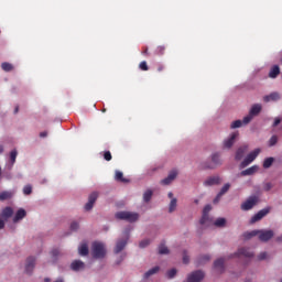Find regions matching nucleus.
I'll use <instances>...</instances> for the list:
<instances>
[{"label": "nucleus", "instance_id": "f257e3e1", "mask_svg": "<svg viewBox=\"0 0 282 282\" xmlns=\"http://www.w3.org/2000/svg\"><path fill=\"white\" fill-rule=\"evenodd\" d=\"M115 217L116 219L129 221L130 224H133L134 221H138V219H140V215L132 212H118L115 214Z\"/></svg>", "mask_w": 282, "mask_h": 282}, {"label": "nucleus", "instance_id": "f03ea898", "mask_svg": "<svg viewBox=\"0 0 282 282\" xmlns=\"http://www.w3.org/2000/svg\"><path fill=\"white\" fill-rule=\"evenodd\" d=\"M91 254L94 259H105V254H107V249H105V243L94 242L91 247Z\"/></svg>", "mask_w": 282, "mask_h": 282}, {"label": "nucleus", "instance_id": "7ed1b4c3", "mask_svg": "<svg viewBox=\"0 0 282 282\" xmlns=\"http://www.w3.org/2000/svg\"><path fill=\"white\" fill-rule=\"evenodd\" d=\"M259 153H261V149L257 148L252 152H250L245 160L240 163V169H246V166H249V164H252L253 161L259 158Z\"/></svg>", "mask_w": 282, "mask_h": 282}, {"label": "nucleus", "instance_id": "20e7f679", "mask_svg": "<svg viewBox=\"0 0 282 282\" xmlns=\"http://www.w3.org/2000/svg\"><path fill=\"white\" fill-rule=\"evenodd\" d=\"M259 113H261V105L256 104L251 107L249 115L243 118V124H250V122H252V118H254V116H259Z\"/></svg>", "mask_w": 282, "mask_h": 282}, {"label": "nucleus", "instance_id": "39448f33", "mask_svg": "<svg viewBox=\"0 0 282 282\" xmlns=\"http://www.w3.org/2000/svg\"><path fill=\"white\" fill-rule=\"evenodd\" d=\"M259 204V197L251 196L245 203L241 204V210H252L254 206Z\"/></svg>", "mask_w": 282, "mask_h": 282}, {"label": "nucleus", "instance_id": "423d86ee", "mask_svg": "<svg viewBox=\"0 0 282 282\" xmlns=\"http://www.w3.org/2000/svg\"><path fill=\"white\" fill-rule=\"evenodd\" d=\"M206 274L202 270H197L187 275V282H202Z\"/></svg>", "mask_w": 282, "mask_h": 282}, {"label": "nucleus", "instance_id": "0eeeda50", "mask_svg": "<svg viewBox=\"0 0 282 282\" xmlns=\"http://www.w3.org/2000/svg\"><path fill=\"white\" fill-rule=\"evenodd\" d=\"M129 241V234H126V238L119 239L115 247V254H119V252H122L124 248H127V243Z\"/></svg>", "mask_w": 282, "mask_h": 282}, {"label": "nucleus", "instance_id": "6e6552de", "mask_svg": "<svg viewBox=\"0 0 282 282\" xmlns=\"http://www.w3.org/2000/svg\"><path fill=\"white\" fill-rule=\"evenodd\" d=\"M259 239L260 241H270L272 237H274V231L269 229V230H258Z\"/></svg>", "mask_w": 282, "mask_h": 282}, {"label": "nucleus", "instance_id": "1a4fd4ad", "mask_svg": "<svg viewBox=\"0 0 282 282\" xmlns=\"http://www.w3.org/2000/svg\"><path fill=\"white\" fill-rule=\"evenodd\" d=\"M270 213V207L263 208L259 210L250 220L251 224H257V221H261L265 215Z\"/></svg>", "mask_w": 282, "mask_h": 282}, {"label": "nucleus", "instance_id": "9d476101", "mask_svg": "<svg viewBox=\"0 0 282 282\" xmlns=\"http://www.w3.org/2000/svg\"><path fill=\"white\" fill-rule=\"evenodd\" d=\"M177 170L170 171L169 175L161 181V184H163V186H169V184H171L177 177Z\"/></svg>", "mask_w": 282, "mask_h": 282}, {"label": "nucleus", "instance_id": "9b49d317", "mask_svg": "<svg viewBox=\"0 0 282 282\" xmlns=\"http://www.w3.org/2000/svg\"><path fill=\"white\" fill-rule=\"evenodd\" d=\"M96 199H98V192H93L85 205V210H91V208H94V204H96Z\"/></svg>", "mask_w": 282, "mask_h": 282}, {"label": "nucleus", "instance_id": "f8f14e48", "mask_svg": "<svg viewBox=\"0 0 282 282\" xmlns=\"http://www.w3.org/2000/svg\"><path fill=\"white\" fill-rule=\"evenodd\" d=\"M34 265H36V258L29 257L26 259V264H25L26 274H32V272L34 271Z\"/></svg>", "mask_w": 282, "mask_h": 282}, {"label": "nucleus", "instance_id": "ddd939ff", "mask_svg": "<svg viewBox=\"0 0 282 282\" xmlns=\"http://www.w3.org/2000/svg\"><path fill=\"white\" fill-rule=\"evenodd\" d=\"M246 153H248V145H241L236 151L235 160H237V162L243 160Z\"/></svg>", "mask_w": 282, "mask_h": 282}, {"label": "nucleus", "instance_id": "4468645a", "mask_svg": "<svg viewBox=\"0 0 282 282\" xmlns=\"http://www.w3.org/2000/svg\"><path fill=\"white\" fill-rule=\"evenodd\" d=\"M235 257H246L247 259H251L254 257V253L247 248H240L238 252L235 253Z\"/></svg>", "mask_w": 282, "mask_h": 282}, {"label": "nucleus", "instance_id": "2eb2a0df", "mask_svg": "<svg viewBox=\"0 0 282 282\" xmlns=\"http://www.w3.org/2000/svg\"><path fill=\"white\" fill-rule=\"evenodd\" d=\"M217 184H221V178L219 176H210L205 182V186H217Z\"/></svg>", "mask_w": 282, "mask_h": 282}, {"label": "nucleus", "instance_id": "dca6fc26", "mask_svg": "<svg viewBox=\"0 0 282 282\" xmlns=\"http://www.w3.org/2000/svg\"><path fill=\"white\" fill-rule=\"evenodd\" d=\"M227 191H230V183H227L221 187L220 192L216 196V199H214V204H217L221 199V197L226 195Z\"/></svg>", "mask_w": 282, "mask_h": 282}, {"label": "nucleus", "instance_id": "f3484780", "mask_svg": "<svg viewBox=\"0 0 282 282\" xmlns=\"http://www.w3.org/2000/svg\"><path fill=\"white\" fill-rule=\"evenodd\" d=\"M259 171V165H253L251 167H248L245 171L240 172L241 177H246L248 175H254V173H257Z\"/></svg>", "mask_w": 282, "mask_h": 282}, {"label": "nucleus", "instance_id": "a211bd4d", "mask_svg": "<svg viewBox=\"0 0 282 282\" xmlns=\"http://www.w3.org/2000/svg\"><path fill=\"white\" fill-rule=\"evenodd\" d=\"M70 269L74 270V272L85 270V262H83L80 260H75V261L72 262Z\"/></svg>", "mask_w": 282, "mask_h": 282}, {"label": "nucleus", "instance_id": "6ab92c4d", "mask_svg": "<svg viewBox=\"0 0 282 282\" xmlns=\"http://www.w3.org/2000/svg\"><path fill=\"white\" fill-rule=\"evenodd\" d=\"M224 263H225L224 258H219V259H217V260L214 262V268H215V270H216L219 274H221V273L224 272V270H225Z\"/></svg>", "mask_w": 282, "mask_h": 282}, {"label": "nucleus", "instance_id": "aec40b11", "mask_svg": "<svg viewBox=\"0 0 282 282\" xmlns=\"http://www.w3.org/2000/svg\"><path fill=\"white\" fill-rule=\"evenodd\" d=\"M26 215H28V212H25V209H23V208H20L15 213V216L13 217V224L21 221V219H24V217H26Z\"/></svg>", "mask_w": 282, "mask_h": 282}, {"label": "nucleus", "instance_id": "412c9836", "mask_svg": "<svg viewBox=\"0 0 282 282\" xmlns=\"http://www.w3.org/2000/svg\"><path fill=\"white\" fill-rule=\"evenodd\" d=\"M263 100L264 102H270V101L276 102V100H281V95H279V93H271L270 95L264 96Z\"/></svg>", "mask_w": 282, "mask_h": 282}, {"label": "nucleus", "instance_id": "4be33fe9", "mask_svg": "<svg viewBox=\"0 0 282 282\" xmlns=\"http://www.w3.org/2000/svg\"><path fill=\"white\" fill-rule=\"evenodd\" d=\"M116 182H121L122 184H129L130 180L124 177V174L121 171H116L115 173Z\"/></svg>", "mask_w": 282, "mask_h": 282}, {"label": "nucleus", "instance_id": "5701e85b", "mask_svg": "<svg viewBox=\"0 0 282 282\" xmlns=\"http://www.w3.org/2000/svg\"><path fill=\"white\" fill-rule=\"evenodd\" d=\"M12 197H14V192H11V191L0 192V202L12 199Z\"/></svg>", "mask_w": 282, "mask_h": 282}, {"label": "nucleus", "instance_id": "b1692460", "mask_svg": "<svg viewBox=\"0 0 282 282\" xmlns=\"http://www.w3.org/2000/svg\"><path fill=\"white\" fill-rule=\"evenodd\" d=\"M212 162L214 165L207 166V169H215V166H219L221 164V159L219 156V153H214L212 155Z\"/></svg>", "mask_w": 282, "mask_h": 282}, {"label": "nucleus", "instance_id": "393cba45", "mask_svg": "<svg viewBox=\"0 0 282 282\" xmlns=\"http://www.w3.org/2000/svg\"><path fill=\"white\" fill-rule=\"evenodd\" d=\"M12 215H14V210L12 209V207H6L4 209H2L1 217L3 219H10Z\"/></svg>", "mask_w": 282, "mask_h": 282}, {"label": "nucleus", "instance_id": "a878e982", "mask_svg": "<svg viewBox=\"0 0 282 282\" xmlns=\"http://www.w3.org/2000/svg\"><path fill=\"white\" fill-rule=\"evenodd\" d=\"M78 253L82 257H87V254H89V247L87 246V243L80 245V247L78 248Z\"/></svg>", "mask_w": 282, "mask_h": 282}, {"label": "nucleus", "instance_id": "bb28decb", "mask_svg": "<svg viewBox=\"0 0 282 282\" xmlns=\"http://www.w3.org/2000/svg\"><path fill=\"white\" fill-rule=\"evenodd\" d=\"M279 74H281V68H279V65H274L269 73V77L276 78V76H279Z\"/></svg>", "mask_w": 282, "mask_h": 282}, {"label": "nucleus", "instance_id": "cd10ccee", "mask_svg": "<svg viewBox=\"0 0 282 282\" xmlns=\"http://www.w3.org/2000/svg\"><path fill=\"white\" fill-rule=\"evenodd\" d=\"M160 272V267H154L144 273V279H149V276H153V274H158Z\"/></svg>", "mask_w": 282, "mask_h": 282}, {"label": "nucleus", "instance_id": "c85d7f7f", "mask_svg": "<svg viewBox=\"0 0 282 282\" xmlns=\"http://www.w3.org/2000/svg\"><path fill=\"white\" fill-rule=\"evenodd\" d=\"M259 235V230L246 231L242 237L243 239H252V237H257Z\"/></svg>", "mask_w": 282, "mask_h": 282}, {"label": "nucleus", "instance_id": "c756f323", "mask_svg": "<svg viewBox=\"0 0 282 282\" xmlns=\"http://www.w3.org/2000/svg\"><path fill=\"white\" fill-rule=\"evenodd\" d=\"M272 164H274V158L270 156V158L264 159L262 166H263V169H270V166H272Z\"/></svg>", "mask_w": 282, "mask_h": 282}, {"label": "nucleus", "instance_id": "7c9ffc66", "mask_svg": "<svg viewBox=\"0 0 282 282\" xmlns=\"http://www.w3.org/2000/svg\"><path fill=\"white\" fill-rule=\"evenodd\" d=\"M17 155H19V152L17 151V149L10 152L11 166H14V163L17 162Z\"/></svg>", "mask_w": 282, "mask_h": 282}, {"label": "nucleus", "instance_id": "2f4dec72", "mask_svg": "<svg viewBox=\"0 0 282 282\" xmlns=\"http://www.w3.org/2000/svg\"><path fill=\"white\" fill-rule=\"evenodd\" d=\"M175 208H177V198H172L169 206V213H174Z\"/></svg>", "mask_w": 282, "mask_h": 282}, {"label": "nucleus", "instance_id": "473e14b6", "mask_svg": "<svg viewBox=\"0 0 282 282\" xmlns=\"http://www.w3.org/2000/svg\"><path fill=\"white\" fill-rule=\"evenodd\" d=\"M206 261H210V256H208V254L200 256L198 258L197 265H204V263H206Z\"/></svg>", "mask_w": 282, "mask_h": 282}, {"label": "nucleus", "instance_id": "72a5a7b5", "mask_svg": "<svg viewBox=\"0 0 282 282\" xmlns=\"http://www.w3.org/2000/svg\"><path fill=\"white\" fill-rule=\"evenodd\" d=\"M151 197H153V191L148 189L145 191V193L143 194V202H151Z\"/></svg>", "mask_w": 282, "mask_h": 282}, {"label": "nucleus", "instance_id": "f704fd0d", "mask_svg": "<svg viewBox=\"0 0 282 282\" xmlns=\"http://www.w3.org/2000/svg\"><path fill=\"white\" fill-rule=\"evenodd\" d=\"M214 226H216L217 228H224V226H226V218L216 219Z\"/></svg>", "mask_w": 282, "mask_h": 282}, {"label": "nucleus", "instance_id": "c9c22d12", "mask_svg": "<svg viewBox=\"0 0 282 282\" xmlns=\"http://www.w3.org/2000/svg\"><path fill=\"white\" fill-rule=\"evenodd\" d=\"M243 119H242V121L241 120H236V121H234V122H231V124H230V128L231 129H239L240 127H243Z\"/></svg>", "mask_w": 282, "mask_h": 282}, {"label": "nucleus", "instance_id": "e433bc0d", "mask_svg": "<svg viewBox=\"0 0 282 282\" xmlns=\"http://www.w3.org/2000/svg\"><path fill=\"white\" fill-rule=\"evenodd\" d=\"M1 67H2L3 72H12V69H14L12 64H10L8 62L2 63Z\"/></svg>", "mask_w": 282, "mask_h": 282}, {"label": "nucleus", "instance_id": "4c0bfd02", "mask_svg": "<svg viewBox=\"0 0 282 282\" xmlns=\"http://www.w3.org/2000/svg\"><path fill=\"white\" fill-rule=\"evenodd\" d=\"M210 223V217L208 216V214H203L199 224L202 226H205V224H209Z\"/></svg>", "mask_w": 282, "mask_h": 282}, {"label": "nucleus", "instance_id": "58836bf2", "mask_svg": "<svg viewBox=\"0 0 282 282\" xmlns=\"http://www.w3.org/2000/svg\"><path fill=\"white\" fill-rule=\"evenodd\" d=\"M237 140H239V132H232L229 135L227 142H237Z\"/></svg>", "mask_w": 282, "mask_h": 282}, {"label": "nucleus", "instance_id": "ea45409f", "mask_svg": "<svg viewBox=\"0 0 282 282\" xmlns=\"http://www.w3.org/2000/svg\"><path fill=\"white\" fill-rule=\"evenodd\" d=\"M164 52H166V46H164V45H160L155 50V54L158 56H163Z\"/></svg>", "mask_w": 282, "mask_h": 282}, {"label": "nucleus", "instance_id": "a19ab883", "mask_svg": "<svg viewBox=\"0 0 282 282\" xmlns=\"http://www.w3.org/2000/svg\"><path fill=\"white\" fill-rule=\"evenodd\" d=\"M159 254H169V247H165L164 243L159 246Z\"/></svg>", "mask_w": 282, "mask_h": 282}, {"label": "nucleus", "instance_id": "79ce46f5", "mask_svg": "<svg viewBox=\"0 0 282 282\" xmlns=\"http://www.w3.org/2000/svg\"><path fill=\"white\" fill-rule=\"evenodd\" d=\"M177 274V269H171L166 272L167 279H175V275Z\"/></svg>", "mask_w": 282, "mask_h": 282}, {"label": "nucleus", "instance_id": "37998d69", "mask_svg": "<svg viewBox=\"0 0 282 282\" xmlns=\"http://www.w3.org/2000/svg\"><path fill=\"white\" fill-rule=\"evenodd\" d=\"M139 69L142 72H149V65L147 64V61H143L139 64Z\"/></svg>", "mask_w": 282, "mask_h": 282}, {"label": "nucleus", "instance_id": "c03bdc74", "mask_svg": "<svg viewBox=\"0 0 282 282\" xmlns=\"http://www.w3.org/2000/svg\"><path fill=\"white\" fill-rule=\"evenodd\" d=\"M24 195H32V185H26L23 188Z\"/></svg>", "mask_w": 282, "mask_h": 282}, {"label": "nucleus", "instance_id": "a18cd8bd", "mask_svg": "<svg viewBox=\"0 0 282 282\" xmlns=\"http://www.w3.org/2000/svg\"><path fill=\"white\" fill-rule=\"evenodd\" d=\"M151 243V240L149 239H144L139 243L140 248H147V246H149Z\"/></svg>", "mask_w": 282, "mask_h": 282}, {"label": "nucleus", "instance_id": "49530a36", "mask_svg": "<svg viewBox=\"0 0 282 282\" xmlns=\"http://www.w3.org/2000/svg\"><path fill=\"white\" fill-rule=\"evenodd\" d=\"M265 259H268V252H261L258 256V261H265Z\"/></svg>", "mask_w": 282, "mask_h": 282}, {"label": "nucleus", "instance_id": "de8ad7c7", "mask_svg": "<svg viewBox=\"0 0 282 282\" xmlns=\"http://www.w3.org/2000/svg\"><path fill=\"white\" fill-rule=\"evenodd\" d=\"M104 159L106 160V162H111V152L106 151L104 153Z\"/></svg>", "mask_w": 282, "mask_h": 282}, {"label": "nucleus", "instance_id": "09e8293b", "mask_svg": "<svg viewBox=\"0 0 282 282\" xmlns=\"http://www.w3.org/2000/svg\"><path fill=\"white\" fill-rule=\"evenodd\" d=\"M213 210V207L210 205H206L203 209V215H208Z\"/></svg>", "mask_w": 282, "mask_h": 282}, {"label": "nucleus", "instance_id": "8fccbe9b", "mask_svg": "<svg viewBox=\"0 0 282 282\" xmlns=\"http://www.w3.org/2000/svg\"><path fill=\"white\" fill-rule=\"evenodd\" d=\"M70 230H78V223H76V221L72 223Z\"/></svg>", "mask_w": 282, "mask_h": 282}, {"label": "nucleus", "instance_id": "3c124183", "mask_svg": "<svg viewBox=\"0 0 282 282\" xmlns=\"http://www.w3.org/2000/svg\"><path fill=\"white\" fill-rule=\"evenodd\" d=\"M189 259H188V254H186V251H184L183 253V263H188Z\"/></svg>", "mask_w": 282, "mask_h": 282}, {"label": "nucleus", "instance_id": "603ef678", "mask_svg": "<svg viewBox=\"0 0 282 282\" xmlns=\"http://www.w3.org/2000/svg\"><path fill=\"white\" fill-rule=\"evenodd\" d=\"M279 124H281V119L275 118V120L273 122V127H279Z\"/></svg>", "mask_w": 282, "mask_h": 282}, {"label": "nucleus", "instance_id": "864d4df0", "mask_svg": "<svg viewBox=\"0 0 282 282\" xmlns=\"http://www.w3.org/2000/svg\"><path fill=\"white\" fill-rule=\"evenodd\" d=\"M272 188V183H267L265 185H264V189L265 191H270Z\"/></svg>", "mask_w": 282, "mask_h": 282}, {"label": "nucleus", "instance_id": "5fc2aeb1", "mask_svg": "<svg viewBox=\"0 0 282 282\" xmlns=\"http://www.w3.org/2000/svg\"><path fill=\"white\" fill-rule=\"evenodd\" d=\"M225 149H232V142H226Z\"/></svg>", "mask_w": 282, "mask_h": 282}, {"label": "nucleus", "instance_id": "6e6d98bb", "mask_svg": "<svg viewBox=\"0 0 282 282\" xmlns=\"http://www.w3.org/2000/svg\"><path fill=\"white\" fill-rule=\"evenodd\" d=\"M270 142H279V138L276 135H272Z\"/></svg>", "mask_w": 282, "mask_h": 282}, {"label": "nucleus", "instance_id": "4d7b16f0", "mask_svg": "<svg viewBox=\"0 0 282 282\" xmlns=\"http://www.w3.org/2000/svg\"><path fill=\"white\" fill-rule=\"evenodd\" d=\"M142 54L144 56H149V47H144L143 51H142Z\"/></svg>", "mask_w": 282, "mask_h": 282}, {"label": "nucleus", "instance_id": "13d9d810", "mask_svg": "<svg viewBox=\"0 0 282 282\" xmlns=\"http://www.w3.org/2000/svg\"><path fill=\"white\" fill-rule=\"evenodd\" d=\"M51 254H52L53 257H58V249H54V250L51 252Z\"/></svg>", "mask_w": 282, "mask_h": 282}, {"label": "nucleus", "instance_id": "bf43d9fd", "mask_svg": "<svg viewBox=\"0 0 282 282\" xmlns=\"http://www.w3.org/2000/svg\"><path fill=\"white\" fill-rule=\"evenodd\" d=\"M3 228H6V223L0 219V230H3Z\"/></svg>", "mask_w": 282, "mask_h": 282}, {"label": "nucleus", "instance_id": "052dcab7", "mask_svg": "<svg viewBox=\"0 0 282 282\" xmlns=\"http://www.w3.org/2000/svg\"><path fill=\"white\" fill-rule=\"evenodd\" d=\"M158 72H164V65L160 64V65L158 66Z\"/></svg>", "mask_w": 282, "mask_h": 282}, {"label": "nucleus", "instance_id": "680f3d73", "mask_svg": "<svg viewBox=\"0 0 282 282\" xmlns=\"http://www.w3.org/2000/svg\"><path fill=\"white\" fill-rule=\"evenodd\" d=\"M40 138H47V131L41 132Z\"/></svg>", "mask_w": 282, "mask_h": 282}, {"label": "nucleus", "instance_id": "e2e57ef3", "mask_svg": "<svg viewBox=\"0 0 282 282\" xmlns=\"http://www.w3.org/2000/svg\"><path fill=\"white\" fill-rule=\"evenodd\" d=\"M167 197H169L170 199H173V192H170V193L167 194Z\"/></svg>", "mask_w": 282, "mask_h": 282}, {"label": "nucleus", "instance_id": "0e129e2a", "mask_svg": "<svg viewBox=\"0 0 282 282\" xmlns=\"http://www.w3.org/2000/svg\"><path fill=\"white\" fill-rule=\"evenodd\" d=\"M14 113H19V106L14 108Z\"/></svg>", "mask_w": 282, "mask_h": 282}, {"label": "nucleus", "instance_id": "69168bd1", "mask_svg": "<svg viewBox=\"0 0 282 282\" xmlns=\"http://www.w3.org/2000/svg\"><path fill=\"white\" fill-rule=\"evenodd\" d=\"M3 153V145H0V154Z\"/></svg>", "mask_w": 282, "mask_h": 282}, {"label": "nucleus", "instance_id": "338daca9", "mask_svg": "<svg viewBox=\"0 0 282 282\" xmlns=\"http://www.w3.org/2000/svg\"><path fill=\"white\" fill-rule=\"evenodd\" d=\"M276 241H282V236L278 237Z\"/></svg>", "mask_w": 282, "mask_h": 282}, {"label": "nucleus", "instance_id": "774afa93", "mask_svg": "<svg viewBox=\"0 0 282 282\" xmlns=\"http://www.w3.org/2000/svg\"><path fill=\"white\" fill-rule=\"evenodd\" d=\"M55 282H63V279L59 278Z\"/></svg>", "mask_w": 282, "mask_h": 282}]
</instances>
